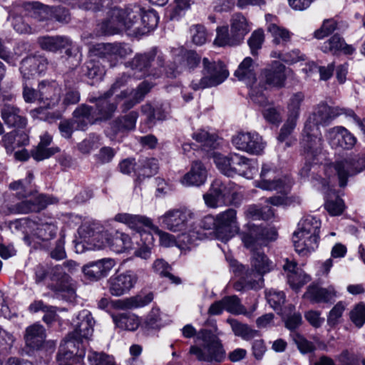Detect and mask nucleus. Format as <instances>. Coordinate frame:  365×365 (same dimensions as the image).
<instances>
[{"mask_svg":"<svg viewBox=\"0 0 365 365\" xmlns=\"http://www.w3.org/2000/svg\"><path fill=\"white\" fill-rule=\"evenodd\" d=\"M94 324L93 318L88 310L84 309L79 312L73 331L69 333L63 343L60 345L58 361L62 363L65 359H71L74 355H83V341H88L92 336Z\"/></svg>","mask_w":365,"mask_h":365,"instance_id":"obj_1","label":"nucleus"},{"mask_svg":"<svg viewBox=\"0 0 365 365\" xmlns=\"http://www.w3.org/2000/svg\"><path fill=\"white\" fill-rule=\"evenodd\" d=\"M341 113L340 108L330 107L327 103H322L317 106L309 117L321 125H327L341 115Z\"/></svg>","mask_w":365,"mask_h":365,"instance_id":"obj_37","label":"nucleus"},{"mask_svg":"<svg viewBox=\"0 0 365 365\" xmlns=\"http://www.w3.org/2000/svg\"><path fill=\"white\" fill-rule=\"evenodd\" d=\"M73 115L76 123V128L80 130H85L88 125L98 121L94 108L86 104H81L77 107Z\"/></svg>","mask_w":365,"mask_h":365,"instance_id":"obj_36","label":"nucleus"},{"mask_svg":"<svg viewBox=\"0 0 365 365\" xmlns=\"http://www.w3.org/2000/svg\"><path fill=\"white\" fill-rule=\"evenodd\" d=\"M37 41L43 50L51 52H56L60 49L70 47L72 44L70 38L63 36H41L38 38Z\"/></svg>","mask_w":365,"mask_h":365,"instance_id":"obj_39","label":"nucleus"},{"mask_svg":"<svg viewBox=\"0 0 365 365\" xmlns=\"http://www.w3.org/2000/svg\"><path fill=\"white\" fill-rule=\"evenodd\" d=\"M113 319L116 327L128 331L136 330L140 324V319L135 314L130 313L113 315Z\"/></svg>","mask_w":365,"mask_h":365,"instance_id":"obj_44","label":"nucleus"},{"mask_svg":"<svg viewBox=\"0 0 365 365\" xmlns=\"http://www.w3.org/2000/svg\"><path fill=\"white\" fill-rule=\"evenodd\" d=\"M138 118V113L137 111H130L113 120L111 123V128L115 133L133 130L135 128Z\"/></svg>","mask_w":365,"mask_h":365,"instance_id":"obj_43","label":"nucleus"},{"mask_svg":"<svg viewBox=\"0 0 365 365\" xmlns=\"http://www.w3.org/2000/svg\"><path fill=\"white\" fill-rule=\"evenodd\" d=\"M213 329L214 333L207 329L200 331V338L204 342L203 349L197 346H191L190 348V354L196 355L199 361L220 363L225 359L226 352L218 337L223 333L218 330L215 323Z\"/></svg>","mask_w":365,"mask_h":365,"instance_id":"obj_5","label":"nucleus"},{"mask_svg":"<svg viewBox=\"0 0 365 365\" xmlns=\"http://www.w3.org/2000/svg\"><path fill=\"white\" fill-rule=\"evenodd\" d=\"M114 220L126 225L130 229L139 233L143 232L145 228L151 230L154 225L151 219L140 215L118 213L115 215Z\"/></svg>","mask_w":365,"mask_h":365,"instance_id":"obj_28","label":"nucleus"},{"mask_svg":"<svg viewBox=\"0 0 365 365\" xmlns=\"http://www.w3.org/2000/svg\"><path fill=\"white\" fill-rule=\"evenodd\" d=\"M225 310L234 314H245L246 309L241 304L240 299L235 296H229L223 298Z\"/></svg>","mask_w":365,"mask_h":365,"instance_id":"obj_53","label":"nucleus"},{"mask_svg":"<svg viewBox=\"0 0 365 365\" xmlns=\"http://www.w3.org/2000/svg\"><path fill=\"white\" fill-rule=\"evenodd\" d=\"M77 267L74 261H66L63 265H56L51 269L50 289L60 294L66 301L72 302L76 298V286L72 278L66 273L65 269L72 272Z\"/></svg>","mask_w":365,"mask_h":365,"instance_id":"obj_10","label":"nucleus"},{"mask_svg":"<svg viewBox=\"0 0 365 365\" xmlns=\"http://www.w3.org/2000/svg\"><path fill=\"white\" fill-rule=\"evenodd\" d=\"M52 137L48 133L43 134L37 146L31 151V157L36 161H41L58 153L60 150L58 147H50Z\"/></svg>","mask_w":365,"mask_h":365,"instance_id":"obj_38","label":"nucleus"},{"mask_svg":"<svg viewBox=\"0 0 365 365\" xmlns=\"http://www.w3.org/2000/svg\"><path fill=\"white\" fill-rule=\"evenodd\" d=\"M351 321L359 328L365 323V304L356 305L349 314Z\"/></svg>","mask_w":365,"mask_h":365,"instance_id":"obj_64","label":"nucleus"},{"mask_svg":"<svg viewBox=\"0 0 365 365\" xmlns=\"http://www.w3.org/2000/svg\"><path fill=\"white\" fill-rule=\"evenodd\" d=\"M194 218L195 213L192 210L182 209L169 210L160 219L166 229L175 232L186 230Z\"/></svg>","mask_w":365,"mask_h":365,"instance_id":"obj_17","label":"nucleus"},{"mask_svg":"<svg viewBox=\"0 0 365 365\" xmlns=\"http://www.w3.org/2000/svg\"><path fill=\"white\" fill-rule=\"evenodd\" d=\"M78 233L84 242L93 244V247L87 249L100 250L107 245L113 252L122 253L133 246V240L128 234L118 231L114 234L108 230L96 232L91 225H83L78 229Z\"/></svg>","mask_w":365,"mask_h":365,"instance_id":"obj_3","label":"nucleus"},{"mask_svg":"<svg viewBox=\"0 0 365 365\" xmlns=\"http://www.w3.org/2000/svg\"><path fill=\"white\" fill-rule=\"evenodd\" d=\"M165 58L163 53L157 48H153L144 53H137L134 58L125 63V67L130 68L136 78H140L149 75L158 73L150 71V68H162L164 66Z\"/></svg>","mask_w":365,"mask_h":365,"instance_id":"obj_11","label":"nucleus"},{"mask_svg":"<svg viewBox=\"0 0 365 365\" xmlns=\"http://www.w3.org/2000/svg\"><path fill=\"white\" fill-rule=\"evenodd\" d=\"M235 76L241 81L245 82L250 87V96L252 101L259 106H264L267 103V99L263 90L265 89L264 85L259 83V87L256 84V74L254 69L253 60L250 57H246L239 65L237 69L235 71Z\"/></svg>","mask_w":365,"mask_h":365,"instance_id":"obj_13","label":"nucleus"},{"mask_svg":"<svg viewBox=\"0 0 365 365\" xmlns=\"http://www.w3.org/2000/svg\"><path fill=\"white\" fill-rule=\"evenodd\" d=\"M234 146L242 151L252 155H261L266 146L262 137L256 132H241L233 136Z\"/></svg>","mask_w":365,"mask_h":365,"instance_id":"obj_15","label":"nucleus"},{"mask_svg":"<svg viewBox=\"0 0 365 365\" xmlns=\"http://www.w3.org/2000/svg\"><path fill=\"white\" fill-rule=\"evenodd\" d=\"M153 268L155 272L158 273L161 276L169 278L173 283H180V279L175 277L170 272V267L163 259H160L155 260L153 263Z\"/></svg>","mask_w":365,"mask_h":365,"instance_id":"obj_57","label":"nucleus"},{"mask_svg":"<svg viewBox=\"0 0 365 365\" xmlns=\"http://www.w3.org/2000/svg\"><path fill=\"white\" fill-rule=\"evenodd\" d=\"M277 237L274 228L250 225L248 232L242 234V240L247 248L252 250L266 245L268 242L275 240Z\"/></svg>","mask_w":365,"mask_h":365,"instance_id":"obj_14","label":"nucleus"},{"mask_svg":"<svg viewBox=\"0 0 365 365\" xmlns=\"http://www.w3.org/2000/svg\"><path fill=\"white\" fill-rule=\"evenodd\" d=\"M1 117L9 127L24 128L27 124L26 118L20 115V109L11 104L3 105L1 108Z\"/></svg>","mask_w":365,"mask_h":365,"instance_id":"obj_34","label":"nucleus"},{"mask_svg":"<svg viewBox=\"0 0 365 365\" xmlns=\"http://www.w3.org/2000/svg\"><path fill=\"white\" fill-rule=\"evenodd\" d=\"M26 9L30 8L37 10L40 15V20L54 19L59 22H68L70 19L69 13L63 7H50L38 2L29 3L26 4Z\"/></svg>","mask_w":365,"mask_h":365,"instance_id":"obj_25","label":"nucleus"},{"mask_svg":"<svg viewBox=\"0 0 365 365\" xmlns=\"http://www.w3.org/2000/svg\"><path fill=\"white\" fill-rule=\"evenodd\" d=\"M158 170V160L155 158L142 159L138 163V175L143 177H151Z\"/></svg>","mask_w":365,"mask_h":365,"instance_id":"obj_51","label":"nucleus"},{"mask_svg":"<svg viewBox=\"0 0 365 365\" xmlns=\"http://www.w3.org/2000/svg\"><path fill=\"white\" fill-rule=\"evenodd\" d=\"M138 280V276L133 270L113 274L108 280L109 292L115 297L125 294L135 287Z\"/></svg>","mask_w":365,"mask_h":365,"instance_id":"obj_18","label":"nucleus"},{"mask_svg":"<svg viewBox=\"0 0 365 365\" xmlns=\"http://www.w3.org/2000/svg\"><path fill=\"white\" fill-rule=\"evenodd\" d=\"M250 30L247 18L241 13H235L230 19V33L226 26L217 27L214 44L222 47L238 46Z\"/></svg>","mask_w":365,"mask_h":365,"instance_id":"obj_6","label":"nucleus"},{"mask_svg":"<svg viewBox=\"0 0 365 365\" xmlns=\"http://www.w3.org/2000/svg\"><path fill=\"white\" fill-rule=\"evenodd\" d=\"M291 337L294 344L297 346V348L301 353L307 354L313 351L315 349V346L313 343L307 340L298 332L293 331L291 334Z\"/></svg>","mask_w":365,"mask_h":365,"instance_id":"obj_62","label":"nucleus"},{"mask_svg":"<svg viewBox=\"0 0 365 365\" xmlns=\"http://www.w3.org/2000/svg\"><path fill=\"white\" fill-rule=\"evenodd\" d=\"M285 66L279 61H274L272 65L263 70L261 74L262 80L267 85L282 88L286 81Z\"/></svg>","mask_w":365,"mask_h":365,"instance_id":"obj_27","label":"nucleus"},{"mask_svg":"<svg viewBox=\"0 0 365 365\" xmlns=\"http://www.w3.org/2000/svg\"><path fill=\"white\" fill-rule=\"evenodd\" d=\"M267 208V213L264 212L262 210L256 205H250L245 211V215L247 218L252 220H269L273 217L274 212L270 208Z\"/></svg>","mask_w":365,"mask_h":365,"instance_id":"obj_61","label":"nucleus"},{"mask_svg":"<svg viewBox=\"0 0 365 365\" xmlns=\"http://www.w3.org/2000/svg\"><path fill=\"white\" fill-rule=\"evenodd\" d=\"M152 86L150 83L143 81L135 89L127 88L121 91L115 96V99L118 101L125 100L121 105L122 111L126 112L141 102L150 92Z\"/></svg>","mask_w":365,"mask_h":365,"instance_id":"obj_22","label":"nucleus"},{"mask_svg":"<svg viewBox=\"0 0 365 365\" xmlns=\"http://www.w3.org/2000/svg\"><path fill=\"white\" fill-rule=\"evenodd\" d=\"M46 339V331L39 324H34L26 329L24 339L27 346L31 349H39Z\"/></svg>","mask_w":365,"mask_h":365,"instance_id":"obj_40","label":"nucleus"},{"mask_svg":"<svg viewBox=\"0 0 365 365\" xmlns=\"http://www.w3.org/2000/svg\"><path fill=\"white\" fill-rule=\"evenodd\" d=\"M201 61V57L194 51L180 50L175 59V68L173 74L180 73L183 71H191L196 68Z\"/></svg>","mask_w":365,"mask_h":365,"instance_id":"obj_31","label":"nucleus"},{"mask_svg":"<svg viewBox=\"0 0 365 365\" xmlns=\"http://www.w3.org/2000/svg\"><path fill=\"white\" fill-rule=\"evenodd\" d=\"M84 73L89 78L100 80L105 74V71L98 62L90 60L86 63Z\"/></svg>","mask_w":365,"mask_h":365,"instance_id":"obj_60","label":"nucleus"},{"mask_svg":"<svg viewBox=\"0 0 365 365\" xmlns=\"http://www.w3.org/2000/svg\"><path fill=\"white\" fill-rule=\"evenodd\" d=\"M210 187L212 192L217 195L223 205L234 204L237 193L235 190V185L230 180L222 181L216 179L212 182Z\"/></svg>","mask_w":365,"mask_h":365,"instance_id":"obj_30","label":"nucleus"},{"mask_svg":"<svg viewBox=\"0 0 365 365\" xmlns=\"http://www.w3.org/2000/svg\"><path fill=\"white\" fill-rule=\"evenodd\" d=\"M140 111L150 127L155 125L158 121H163L167 118V112L159 102H148L141 106Z\"/></svg>","mask_w":365,"mask_h":365,"instance_id":"obj_33","label":"nucleus"},{"mask_svg":"<svg viewBox=\"0 0 365 365\" xmlns=\"http://www.w3.org/2000/svg\"><path fill=\"white\" fill-rule=\"evenodd\" d=\"M337 365H360L359 356L351 349H344L336 356Z\"/></svg>","mask_w":365,"mask_h":365,"instance_id":"obj_56","label":"nucleus"},{"mask_svg":"<svg viewBox=\"0 0 365 365\" xmlns=\"http://www.w3.org/2000/svg\"><path fill=\"white\" fill-rule=\"evenodd\" d=\"M159 17L153 10L145 11L140 15L138 36H143L154 29L158 24Z\"/></svg>","mask_w":365,"mask_h":365,"instance_id":"obj_45","label":"nucleus"},{"mask_svg":"<svg viewBox=\"0 0 365 365\" xmlns=\"http://www.w3.org/2000/svg\"><path fill=\"white\" fill-rule=\"evenodd\" d=\"M325 138L329 145L334 149L351 150L357 142L354 134L341 125L327 129Z\"/></svg>","mask_w":365,"mask_h":365,"instance_id":"obj_16","label":"nucleus"},{"mask_svg":"<svg viewBox=\"0 0 365 365\" xmlns=\"http://www.w3.org/2000/svg\"><path fill=\"white\" fill-rule=\"evenodd\" d=\"M227 322L230 325L235 335L244 340H250L258 334L257 330L251 329L247 324L241 323L237 319L228 318Z\"/></svg>","mask_w":365,"mask_h":365,"instance_id":"obj_46","label":"nucleus"},{"mask_svg":"<svg viewBox=\"0 0 365 365\" xmlns=\"http://www.w3.org/2000/svg\"><path fill=\"white\" fill-rule=\"evenodd\" d=\"M277 171L269 165H262L260 173V179L255 181V185L265 190H277L285 192L289 190V185L286 179L277 178Z\"/></svg>","mask_w":365,"mask_h":365,"instance_id":"obj_20","label":"nucleus"},{"mask_svg":"<svg viewBox=\"0 0 365 365\" xmlns=\"http://www.w3.org/2000/svg\"><path fill=\"white\" fill-rule=\"evenodd\" d=\"M192 41L197 46H202L207 41V33L203 25L195 24L190 28Z\"/></svg>","mask_w":365,"mask_h":365,"instance_id":"obj_59","label":"nucleus"},{"mask_svg":"<svg viewBox=\"0 0 365 365\" xmlns=\"http://www.w3.org/2000/svg\"><path fill=\"white\" fill-rule=\"evenodd\" d=\"M88 361L91 365H117L113 356L103 352L89 351Z\"/></svg>","mask_w":365,"mask_h":365,"instance_id":"obj_52","label":"nucleus"},{"mask_svg":"<svg viewBox=\"0 0 365 365\" xmlns=\"http://www.w3.org/2000/svg\"><path fill=\"white\" fill-rule=\"evenodd\" d=\"M57 232V227L51 223H45L37 225L35 235L42 241H48L53 239Z\"/></svg>","mask_w":365,"mask_h":365,"instance_id":"obj_58","label":"nucleus"},{"mask_svg":"<svg viewBox=\"0 0 365 365\" xmlns=\"http://www.w3.org/2000/svg\"><path fill=\"white\" fill-rule=\"evenodd\" d=\"M320 227V220L312 215L304 217L299 222V228L292 237L297 252L307 255L317 248Z\"/></svg>","mask_w":365,"mask_h":365,"instance_id":"obj_4","label":"nucleus"},{"mask_svg":"<svg viewBox=\"0 0 365 365\" xmlns=\"http://www.w3.org/2000/svg\"><path fill=\"white\" fill-rule=\"evenodd\" d=\"M255 249L251 250L252 251L250 257L251 269L247 272L254 278L255 282L262 284L264 282V275L273 270L275 265L263 252L255 250Z\"/></svg>","mask_w":365,"mask_h":365,"instance_id":"obj_23","label":"nucleus"},{"mask_svg":"<svg viewBox=\"0 0 365 365\" xmlns=\"http://www.w3.org/2000/svg\"><path fill=\"white\" fill-rule=\"evenodd\" d=\"M207 172L200 161L192 163L190 170L180 180L185 186H197L203 185L207 180Z\"/></svg>","mask_w":365,"mask_h":365,"instance_id":"obj_32","label":"nucleus"},{"mask_svg":"<svg viewBox=\"0 0 365 365\" xmlns=\"http://www.w3.org/2000/svg\"><path fill=\"white\" fill-rule=\"evenodd\" d=\"M322 50L324 53L336 54L342 52L344 54H351L355 51L351 45L346 44L344 38L338 34L332 36L329 39L324 41L322 46Z\"/></svg>","mask_w":365,"mask_h":365,"instance_id":"obj_42","label":"nucleus"},{"mask_svg":"<svg viewBox=\"0 0 365 365\" xmlns=\"http://www.w3.org/2000/svg\"><path fill=\"white\" fill-rule=\"evenodd\" d=\"M336 296V292L333 286L322 287L317 284H310L304 294V297L312 303H329Z\"/></svg>","mask_w":365,"mask_h":365,"instance_id":"obj_29","label":"nucleus"},{"mask_svg":"<svg viewBox=\"0 0 365 365\" xmlns=\"http://www.w3.org/2000/svg\"><path fill=\"white\" fill-rule=\"evenodd\" d=\"M334 169L339 178V185L344 187L346 185L349 176L365 169V155L357 157V160L356 158L349 157L339 160L335 163Z\"/></svg>","mask_w":365,"mask_h":365,"instance_id":"obj_21","label":"nucleus"},{"mask_svg":"<svg viewBox=\"0 0 365 365\" xmlns=\"http://www.w3.org/2000/svg\"><path fill=\"white\" fill-rule=\"evenodd\" d=\"M110 96H107L106 92L98 98H91L90 102L95 103L96 110L98 121L110 119L117 109V103H111L108 101Z\"/></svg>","mask_w":365,"mask_h":365,"instance_id":"obj_35","label":"nucleus"},{"mask_svg":"<svg viewBox=\"0 0 365 365\" xmlns=\"http://www.w3.org/2000/svg\"><path fill=\"white\" fill-rule=\"evenodd\" d=\"M47 64V60L43 56H28L22 60L19 70L24 79H30L44 72Z\"/></svg>","mask_w":365,"mask_h":365,"instance_id":"obj_26","label":"nucleus"},{"mask_svg":"<svg viewBox=\"0 0 365 365\" xmlns=\"http://www.w3.org/2000/svg\"><path fill=\"white\" fill-rule=\"evenodd\" d=\"M143 9L137 5L125 9H112L108 18L101 25L102 32L107 35L118 34L123 30L130 31L132 34L138 36L140 15Z\"/></svg>","mask_w":365,"mask_h":365,"instance_id":"obj_2","label":"nucleus"},{"mask_svg":"<svg viewBox=\"0 0 365 365\" xmlns=\"http://www.w3.org/2000/svg\"><path fill=\"white\" fill-rule=\"evenodd\" d=\"M34 179V175L31 172H29L25 180H19L9 185L10 189L16 191V195L19 198H24L27 196H36L30 189L31 183ZM51 203L48 197L38 195L34 199L23 200L15 205L14 212L16 213L26 214L30 212H39L46 206Z\"/></svg>","mask_w":365,"mask_h":365,"instance_id":"obj_7","label":"nucleus"},{"mask_svg":"<svg viewBox=\"0 0 365 365\" xmlns=\"http://www.w3.org/2000/svg\"><path fill=\"white\" fill-rule=\"evenodd\" d=\"M323 140L322 135H302L301 146L305 155V158H313L316 160L322 150Z\"/></svg>","mask_w":365,"mask_h":365,"instance_id":"obj_41","label":"nucleus"},{"mask_svg":"<svg viewBox=\"0 0 365 365\" xmlns=\"http://www.w3.org/2000/svg\"><path fill=\"white\" fill-rule=\"evenodd\" d=\"M61 88L55 82L42 81L37 90L24 86L23 96L26 103L37 102L41 108H53L61 101Z\"/></svg>","mask_w":365,"mask_h":365,"instance_id":"obj_9","label":"nucleus"},{"mask_svg":"<svg viewBox=\"0 0 365 365\" xmlns=\"http://www.w3.org/2000/svg\"><path fill=\"white\" fill-rule=\"evenodd\" d=\"M304 100V95L298 92L293 94L289 99L287 105L288 119L297 121L300 114V107Z\"/></svg>","mask_w":365,"mask_h":365,"instance_id":"obj_48","label":"nucleus"},{"mask_svg":"<svg viewBox=\"0 0 365 365\" xmlns=\"http://www.w3.org/2000/svg\"><path fill=\"white\" fill-rule=\"evenodd\" d=\"M213 160L218 170L228 177L239 174L249 178L253 171H257L255 161L237 153L227 156L215 153Z\"/></svg>","mask_w":365,"mask_h":365,"instance_id":"obj_8","label":"nucleus"},{"mask_svg":"<svg viewBox=\"0 0 365 365\" xmlns=\"http://www.w3.org/2000/svg\"><path fill=\"white\" fill-rule=\"evenodd\" d=\"M110 61H118V58H124L133 53L130 46L126 43H110Z\"/></svg>","mask_w":365,"mask_h":365,"instance_id":"obj_54","label":"nucleus"},{"mask_svg":"<svg viewBox=\"0 0 365 365\" xmlns=\"http://www.w3.org/2000/svg\"><path fill=\"white\" fill-rule=\"evenodd\" d=\"M264 41V34L262 29H257L252 32L247 41L252 55L257 53V51L262 48Z\"/></svg>","mask_w":365,"mask_h":365,"instance_id":"obj_63","label":"nucleus"},{"mask_svg":"<svg viewBox=\"0 0 365 365\" xmlns=\"http://www.w3.org/2000/svg\"><path fill=\"white\" fill-rule=\"evenodd\" d=\"M287 280L293 289H299L310 281V277L300 269L297 270V272L287 274Z\"/></svg>","mask_w":365,"mask_h":365,"instance_id":"obj_55","label":"nucleus"},{"mask_svg":"<svg viewBox=\"0 0 365 365\" xmlns=\"http://www.w3.org/2000/svg\"><path fill=\"white\" fill-rule=\"evenodd\" d=\"M164 326L159 309H153L142 324V328L148 333L158 331Z\"/></svg>","mask_w":365,"mask_h":365,"instance_id":"obj_47","label":"nucleus"},{"mask_svg":"<svg viewBox=\"0 0 365 365\" xmlns=\"http://www.w3.org/2000/svg\"><path fill=\"white\" fill-rule=\"evenodd\" d=\"M202 77L200 80H193L190 87L198 91L221 84L227 78L229 71L225 64L220 61H211L207 58L202 59Z\"/></svg>","mask_w":365,"mask_h":365,"instance_id":"obj_12","label":"nucleus"},{"mask_svg":"<svg viewBox=\"0 0 365 365\" xmlns=\"http://www.w3.org/2000/svg\"><path fill=\"white\" fill-rule=\"evenodd\" d=\"M115 265L114 259L104 258L84 265L83 272L88 279L97 281L106 277Z\"/></svg>","mask_w":365,"mask_h":365,"instance_id":"obj_24","label":"nucleus"},{"mask_svg":"<svg viewBox=\"0 0 365 365\" xmlns=\"http://www.w3.org/2000/svg\"><path fill=\"white\" fill-rule=\"evenodd\" d=\"M267 31L272 37V42L276 44H285L291 38V33L285 28L280 27L275 24H270L267 26Z\"/></svg>","mask_w":365,"mask_h":365,"instance_id":"obj_50","label":"nucleus"},{"mask_svg":"<svg viewBox=\"0 0 365 365\" xmlns=\"http://www.w3.org/2000/svg\"><path fill=\"white\" fill-rule=\"evenodd\" d=\"M192 138L200 143L205 149H212L216 146L217 135L205 129H198L194 132Z\"/></svg>","mask_w":365,"mask_h":365,"instance_id":"obj_49","label":"nucleus"},{"mask_svg":"<svg viewBox=\"0 0 365 365\" xmlns=\"http://www.w3.org/2000/svg\"><path fill=\"white\" fill-rule=\"evenodd\" d=\"M217 236L222 240H228L237 234L240 227L237 218V211L229 208L216 215Z\"/></svg>","mask_w":365,"mask_h":365,"instance_id":"obj_19","label":"nucleus"}]
</instances>
